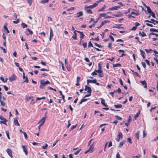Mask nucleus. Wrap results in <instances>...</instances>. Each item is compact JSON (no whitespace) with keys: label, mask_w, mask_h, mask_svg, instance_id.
Here are the masks:
<instances>
[{"label":"nucleus","mask_w":158,"mask_h":158,"mask_svg":"<svg viewBox=\"0 0 158 158\" xmlns=\"http://www.w3.org/2000/svg\"><path fill=\"white\" fill-rule=\"evenodd\" d=\"M21 26L23 28H25L27 27V25L24 23H23L21 24Z\"/></svg>","instance_id":"nucleus-35"},{"label":"nucleus","mask_w":158,"mask_h":158,"mask_svg":"<svg viewBox=\"0 0 158 158\" xmlns=\"http://www.w3.org/2000/svg\"><path fill=\"white\" fill-rule=\"evenodd\" d=\"M94 44L97 47H99V48H102V46L100 44H97V43H94Z\"/></svg>","instance_id":"nucleus-48"},{"label":"nucleus","mask_w":158,"mask_h":158,"mask_svg":"<svg viewBox=\"0 0 158 158\" xmlns=\"http://www.w3.org/2000/svg\"><path fill=\"white\" fill-rule=\"evenodd\" d=\"M7 119L4 118L3 120L0 121V123H3L5 125H6V122H7Z\"/></svg>","instance_id":"nucleus-18"},{"label":"nucleus","mask_w":158,"mask_h":158,"mask_svg":"<svg viewBox=\"0 0 158 158\" xmlns=\"http://www.w3.org/2000/svg\"><path fill=\"white\" fill-rule=\"evenodd\" d=\"M94 143H92L90 146L89 150L90 151V153H92L94 151Z\"/></svg>","instance_id":"nucleus-12"},{"label":"nucleus","mask_w":158,"mask_h":158,"mask_svg":"<svg viewBox=\"0 0 158 158\" xmlns=\"http://www.w3.org/2000/svg\"><path fill=\"white\" fill-rule=\"evenodd\" d=\"M16 78V76L14 74H13L9 78V80L10 81H12L15 80Z\"/></svg>","instance_id":"nucleus-11"},{"label":"nucleus","mask_w":158,"mask_h":158,"mask_svg":"<svg viewBox=\"0 0 158 158\" xmlns=\"http://www.w3.org/2000/svg\"><path fill=\"white\" fill-rule=\"evenodd\" d=\"M48 146V145L47 144L45 143V145L42 146V148L43 149H45Z\"/></svg>","instance_id":"nucleus-56"},{"label":"nucleus","mask_w":158,"mask_h":158,"mask_svg":"<svg viewBox=\"0 0 158 158\" xmlns=\"http://www.w3.org/2000/svg\"><path fill=\"white\" fill-rule=\"evenodd\" d=\"M23 135L24 136L25 138L26 139H27V135L25 132H24L23 133Z\"/></svg>","instance_id":"nucleus-59"},{"label":"nucleus","mask_w":158,"mask_h":158,"mask_svg":"<svg viewBox=\"0 0 158 158\" xmlns=\"http://www.w3.org/2000/svg\"><path fill=\"white\" fill-rule=\"evenodd\" d=\"M125 143V141L124 140H123L122 142H121L119 143V145L118 146V147L120 148V147H121L122 146H123V144L124 143Z\"/></svg>","instance_id":"nucleus-27"},{"label":"nucleus","mask_w":158,"mask_h":158,"mask_svg":"<svg viewBox=\"0 0 158 158\" xmlns=\"http://www.w3.org/2000/svg\"><path fill=\"white\" fill-rule=\"evenodd\" d=\"M22 148H23V151L24 152L26 155H28V152L27 151V146H25L22 145Z\"/></svg>","instance_id":"nucleus-7"},{"label":"nucleus","mask_w":158,"mask_h":158,"mask_svg":"<svg viewBox=\"0 0 158 158\" xmlns=\"http://www.w3.org/2000/svg\"><path fill=\"white\" fill-rule=\"evenodd\" d=\"M105 8H106V6H105V5H104V6L102 8L99 9L98 10V11L100 12V11H103L105 9Z\"/></svg>","instance_id":"nucleus-41"},{"label":"nucleus","mask_w":158,"mask_h":158,"mask_svg":"<svg viewBox=\"0 0 158 158\" xmlns=\"http://www.w3.org/2000/svg\"><path fill=\"white\" fill-rule=\"evenodd\" d=\"M2 89L1 87H0V91ZM2 93L1 92H0V103L1 104V105L2 106H4L5 105L6 103L4 102V100H6V99L4 97H2Z\"/></svg>","instance_id":"nucleus-3"},{"label":"nucleus","mask_w":158,"mask_h":158,"mask_svg":"<svg viewBox=\"0 0 158 158\" xmlns=\"http://www.w3.org/2000/svg\"><path fill=\"white\" fill-rule=\"evenodd\" d=\"M88 46L89 47H92L94 48L93 45L91 41H89V42Z\"/></svg>","instance_id":"nucleus-45"},{"label":"nucleus","mask_w":158,"mask_h":158,"mask_svg":"<svg viewBox=\"0 0 158 158\" xmlns=\"http://www.w3.org/2000/svg\"><path fill=\"white\" fill-rule=\"evenodd\" d=\"M86 12L89 14H92V11L90 9H87L86 10Z\"/></svg>","instance_id":"nucleus-44"},{"label":"nucleus","mask_w":158,"mask_h":158,"mask_svg":"<svg viewBox=\"0 0 158 158\" xmlns=\"http://www.w3.org/2000/svg\"><path fill=\"white\" fill-rule=\"evenodd\" d=\"M82 45L84 48H87V44L86 42L83 43L82 44Z\"/></svg>","instance_id":"nucleus-55"},{"label":"nucleus","mask_w":158,"mask_h":158,"mask_svg":"<svg viewBox=\"0 0 158 158\" xmlns=\"http://www.w3.org/2000/svg\"><path fill=\"white\" fill-rule=\"evenodd\" d=\"M6 135H7V137L8 139H10V136H9V131H6Z\"/></svg>","instance_id":"nucleus-40"},{"label":"nucleus","mask_w":158,"mask_h":158,"mask_svg":"<svg viewBox=\"0 0 158 158\" xmlns=\"http://www.w3.org/2000/svg\"><path fill=\"white\" fill-rule=\"evenodd\" d=\"M40 70L42 71H49V69H45L44 68H42L40 69Z\"/></svg>","instance_id":"nucleus-50"},{"label":"nucleus","mask_w":158,"mask_h":158,"mask_svg":"<svg viewBox=\"0 0 158 158\" xmlns=\"http://www.w3.org/2000/svg\"><path fill=\"white\" fill-rule=\"evenodd\" d=\"M77 15L76 16L79 17L80 16H81L83 15V12L82 11H80L79 12L77 13Z\"/></svg>","instance_id":"nucleus-28"},{"label":"nucleus","mask_w":158,"mask_h":158,"mask_svg":"<svg viewBox=\"0 0 158 158\" xmlns=\"http://www.w3.org/2000/svg\"><path fill=\"white\" fill-rule=\"evenodd\" d=\"M25 33L26 34V35H30L32 34L33 33L32 31L30 30L29 29L27 28V29L26 31H25Z\"/></svg>","instance_id":"nucleus-8"},{"label":"nucleus","mask_w":158,"mask_h":158,"mask_svg":"<svg viewBox=\"0 0 158 158\" xmlns=\"http://www.w3.org/2000/svg\"><path fill=\"white\" fill-rule=\"evenodd\" d=\"M49 1V0H42L40 1V3L42 4H44L48 3Z\"/></svg>","instance_id":"nucleus-36"},{"label":"nucleus","mask_w":158,"mask_h":158,"mask_svg":"<svg viewBox=\"0 0 158 158\" xmlns=\"http://www.w3.org/2000/svg\"><path fill=\"white\" fill-rule=\"evenodd\" d=\"M151 21L148 20H145V21L146 22H149V23H152L154 25L156 24V23H155V20L154 19H151Z\"/></svg>","instance_id":"nucleus-17"},{"label":"nucleus","mask_w":158,"mask_h":158,"mask_svg":"<svg viewBox=\"0 0 158 158\" xmlns=\"http://www.w3.org/2000/svg\"><path fill=\"white\" fill-rule=\"evenodd\" d=\"M14 123L15 125L16 126H19L20 124L18 122L17 119H15L14 120Z\"/></svg>","instance_id":"nucleus-21"},{"label":"nucleus","mask_w":158,"mask_h":158,"mask_svg":"<svg viewBox=\"0 0 158 158\" xmlns=\"http://www.w3.org/2000/svg\"><path fill=\"white\" fill-rule=\"evenodd\" d=\"M106 15V14H105V13H102V14H100L98 16V20H99L102 17H105Z\"/></svg>","instance_id":"nucleus-15"},{"label":"nucleus","mask_w":158,"mask_h":158,"mask_svg":"<svg viewBox=\"0 0 158 158\" xmlns=\"http://www.w3.org/2000/svg\"><path fill=\"white\" fill-rule=\"evenodd\" d=\"M46 119V117H43V118H42V119H40L39 121V123H41V124L42 125L45 122V121Z\"/></svg>","instance_id":"nucleus-16"},{"label":"nucleus","mask_w":158,"mask_h":158,"mask_svg":"<svg viewBox=\"0 0 158 158\" xmlns=\"http://www.w3.org/2000/svg\"><path fill=\"white\" fill-rule=\"evenodd\" d=\"M150 14L153 17L155 18V13L153 12H152L151 13H150Z\"/></svg>","instance_id":"nucleus-43"},{"label":"nucleus","mask_w":158,"mask_h":158,"mask_svg":"<svg viewBox=\"0 0 158 158\" xmlns=\"http://www.w3.org/2000/svg\"><path fill=\"white\" fill-rule=\"evenodd\" d=\"M154 56H155V57H154V60L155 61L158 60V59H157V58H158V55H157V54H155L154 55Z\"/></svg>","instance_id":"nucleus-47"},{"label":"nucleus","mask_w":158,"mask_h":158,"mask_svg":"<svg viewBox=\"0 0 158 158\" xmlns=\"http://www.w3.org/2000/svg\"><path fill=\"white\" fill-rule=\"evenodd\" d=\"M19 19H18L16 21H13V23H15V24H17V23H19Z\"/></svg>","instance_id":"nucleus-63"},{"label":"nucleus","mask_w":158,"mask_h":158,"mask_svg":"<svg viewBox=\"0 0 158 158\" xmlns=\"http://www.w3.org/2000/svg\"><path fill=\"white\" fill-rule=\"evenodd\" d=\"M53 36V33L52 29L51 28L50 29V33L49 36L52 37Z\"/></svg>","instance_id":"nucleus-34"},{"label":"nucleus","mask_w":158,"mask_h":158,"mask_svg":"<svg viewBox=\"0 0 158 158\" xmlns=\"http://www.w3.org/2000/svg\"><path fill=\"white\" fill-rule=\"evenodd\" d=\"M27 3L30 6H31L32 4V0H27Z\"/></svg>","instance_id":"nucleus-51"},{"label":"nucleus","mask_w":158,"mask_h":158,"mask_svg":"<svg viewBox=\"0 0 158 158\" xmlns=\"http://www.w3.org/2000/svg\"><path fill=\"white\" fill-rule=\"evenodd\" d=\"M127 141L128 142L130 143H132L131 139L130 138H127Z\"/></svg>","instance_id":"nucleus-62"},{"label":"nucleus","mask_w":158,"mask_h":158,"mask_svg":"<svg viewBox=\"0 0 158 158\" xmlns=\"http://www.w3.org/2000/svg\"><path fill=\"white\" fill-rule=\"evenodd\" d=\"M81 149H80L79 150L77 151L76 152H74V154L75 155H77L81 151Z\"/></svg>","instance_id":"nucleus-52"},{"label":"nucleus","mask_w":158,"mask_h":158,"mask_svg":"<svg viewBox=\"0 0 158 158\" xmlns=\"http://www.w3.org/2000/svg\"><path fill=\"white\" fill-rule=\"evenodd\" d=\"M139 35L142 37H145L146 36V34L143 32H139Z\"/></svg>","instance_id":"nucleus-23"},{"label":"nucleus","mask_w":158,"mask_h":158,"mask_svg":"<svg viewBox=\"0 0 158 158\" xmlns=\"http://www.w3.org/2000/svg\"><path fill=\"white\" fill-rule=\"evenodd\" d=\"M98 70H97V73H98V77H104V74L102 70V66H101V64L100 63H98Z\"/></svg>","instance_id":"nucleus-1"},{"label":"nucleus","mask_w":158,"mask_h":158,"mask_svg":"<svg viewBox=\"0 0 158 158\" xmlns=\"http://www.w3.org/2000/svg\"><path fill=\"white\" fill-rule=\"evenodd\" d=\"M33 98V97L32 96H31L30 97H26L25 98V101H28L30 99H31Z\"/></svg>","instance_id":"nucleus-33"},{"label":"nucleus","mask_w":158,"mask_h":158,"mask_svg":"<svg viewBox=\"0 0 158 158\" xmlns=\"http://www.w3.org/2000/svg\"><path fill=\"white\" fill-rule=\"evenodd\" d=\"M40 84L44 85L45 86L47 84H50V82L48 80H47L45 81L44 80H40Z\"/></svg>","instance_id":"nucleus-6"},{"label":"nucleus","mask_w":158,"mask_h":158,"mask_svg":"<svg viewBox=\"0 0 158 158\" xmlns=\"http://www.w3.org/2000/svg\"><path fill=\"white\" fill-rule=\"evenodd\" d=\"M120 7L119 6H115L112 7L110 8H109L108 10H117L118 9L120 8Z\"/></svg>","instance_id":"nucleus-10"},{"label":"nucleus","mask_w":158,"mask_h":158,"mask_svg":"<svg viewBox=\"0 0 158 158\" xmlns=\"http://www.w3.org/2000/svg\"><path fill=\"white\" fill-rule=\"evenodd\" d=\"M142 66L144 68H145L146 67V64L145 62H142L141 63Z\"/></svg>","instance_id":"nucleus-60"},{"label":"nucleus","mask_w":158,"mask_h":158,"mask_svg":"<svg viewBox=\"0 0 158 158\" xmlns=\"http://www.w3.org/2000/svg\"><path fill=\"white\" fill-rule=\"evenodd\" d=\"M46 99V97H43L41 98H39L37 97L36 98V99L37 101H39L41 99Z\"/></svg>","instance_id":"nucleus-37"},{"label":"nucleus","mask_w":158,"mask_h":158,"mask_svg":"<svg viewBox=\"0 0 158 158\" xmlns=\"http://www.w3.org/2000/svg\"><path fill=\"white\" fill-rule=\"evenodd\" d=\"M147 8V10L149 13H150L152 12V10L151 9L149 6H146Z\"/></svg>","instance_id":"nucleus-29"},{"label":"nucleus","mask_w":158,"mask_h":158,"mask_svg":"<svg viewBox=\"0 0 158 158\" xmlns=\"http://www.w3.org/2000/svg\"><path fill=\"white\" fill-rule=\"evenodd\" d=\"M140 114V111L139 110L138 112L136 113V114L134 116V119L135 120H136L137 118L139 117V115Z\"/></svg>","instance_id":"nucleus-24"},{"label":"nucleus","mask_w":158,"mask_h":158,"mask_svg":"<svg viewBox=\"0 0 158 158\" xmlns=\"http://www.w3.org/2000/svg\"><path fill=\"white\" fill-rule=\"evenodd\" d=\"M0 48H1V49H2L3 50L4 53H6V50L5 49V48H3L2 47H1L0 46Z\"/></svg>","instance_id":"nucleus-46"},{"label":"nucleus","mask_w":158,"mask_h":158,"mask_svg":"<svg viewBox=\"0 0 158 158\" xmlns=\"http://www.w3.org/2000/svg\"><path fill=\"white\" fill-rule=\"evenodd\" d=\"M116 158H121L120 156L119 152H118L116 155Z\"/></svg>","instance_id":"nucleus-64"},{"label":"nucleus","mask_w":158,"mask_h":158,"mask_svg":"<svg viewBox=\"0 0 158 158\" xmlns=\"http://www.w3.org/2000/svg\"><path fill=\"white\" fill-rule=\"evenodd\" d=\"M109 37L110 38V40L112 42H113L114 41V39L113 37L111 35L109 36Z\"/></svg>","instance_id":"nucleus-61"},{"label":"nucleus","mask_w":158,"mask_h":158,"mask_svg":"<svg viewBox=\"0 0 158 158\" xmlns=\"http://www.w3.org/2000/svg\"><path fill=\"white\" fill-rule=\"evenodd\" d=\"M135 137L138 140L139 139V131H138L135 133Z\"/></svg>","instance_id":"nucleus-30"},{"label":"nucleus","mask_w":158,"mask_h":158,"mask_svg":"<svg viewBox=\"0 0 158 158\" xmlns=\"http://www.w3.org/2000/svg\"><path fill=\"white\" fill-rule=\"evenodd\" d=\"M115 117L118 120H121L122 119V118L121 117L118 115L115 116Z\"/></svg>","instance_id":"nucleus-54"},{"label":"nucleus","mask_w":158,"mask_h":158,"mask_svg":"<svg viewBox=\"0 0 158 158\" xmlns=\"http://www.w3.org/2000/svg\"><path fill=\"white\" fill-rule=\"evenodd\" d=\"M140 55H141L143 59H145V52L141 49H140Z\"/></svg>","instance_id":"nucleus-13"},{"label":"nucleus","mask_w":158,"mask_h":158,"mask_svg":"<svg viewBox=\"0 0 158 158\" xmlns=\"http://www.w3.org/2000/svg\"><path fill=\"white\" fill-rule=\"evenodd\" d=\"M3 27L4 29L6 30V31L7 33H9L10 32L9 30H8L7 27V23H6L4 25V26Z\"/></svg>","instance_id":"nucleus-25"},{"label":"nucleus","mask_w":158,"mask_h":158,"mask_svg":"<svg viewBox=\"0 0 158 158\" xmlns=\"http://www.w3.org/2000/svg\"><path fill=\"white\" fill-rule=\"evenodd\" d=\"M85 91H87V92L88 93V94L86 95L84 98H86L87 97H88L91 95L92 89L90 87L86 85L85 86Z\"/></svg>","instance_id":"nucleus-2"},{"label":"nucleus","mask_w":158,"mask_h":158,"mask_svg":"<svg viewBox=\"0 0 158 158\" xmlns=\"http://www.w3.org/2000/svg\"><path fill=\"white\" fill-rule=\"evenodd\" d=\"M101 103L102 104L105 106L108 107V105L106 104L105 103V100L103 98H101Z\"/></svg>","instance_id":"nucleus-20"},{"label":"nucleus","mask_w":158,"mask_h":158,"mask_svg":"<svg viewBox=\"0 0 158 158\" xmlns=\"http://www.w3.org/2000/svg\"><path fill=\"white\" fill-rule=\"evenodd\" d=\"M150 31H153V32H157V31L156 29L154 28H150Z\"/></svg>","instance_id":"nucleus-53"},{"label":"nucleus","mask_w":158,"mask_h":158,"mask_svg":"<svg viewBox=\"0 0 158 158\" xmlns=\"http://www.w3.org/2000/svg\"><path fill=\"white\" fill-rule=\"evenodd\" d=\"M114 107L116 108H121L122 107V105L121 104L114 105Z\"/></svg>","instance_id":"nucleus-31"},{"label":"nucleus","mask_w":158,"mask_h":158,"mask_svg":"<svg viewBox=\"0 0 158 158\" xmlns=\"http://www.w3.org/2000/svg\"><path fill=\"white\" fill-rule=\"evenodd\" d=\"M113 15L116 17H118L123 16V15L121 14H113Z\"/></svg>","instance_id":"nucleus-49"},{"label":"nucleus","mask_w":158,"mask_h":158,"mask_svg":"<svg viewBox=\"0 0 158 158\" xmlns=\"http://www.w3.org/2000/svg\"><path fill=\"white\" fill-rule=\"evenodd\" d=\"M98 74V73L97 72V71H96V70H95L92 73L91 75L93 76H94L95 75H96Z\"/></svg>","instance_id":"nucleus-38"},{"label":"nucleus","mask_w":158,"mask_h":158,"mask_svg":"<svg viewBox=\"0 0 158 158\" xmlns=\"http://www.w3.org/2000/svg\"><path fill=\"white\" fill-rule=\"evenodd\" d=\"M113 67H120L121 66V65L119 63L113 64Z\"/></svg>","instance_id":"nucleus-32"},{"label":"nucleus","mask_w":158,"mask_h":158,"mask_svg":"<svg viewBox=\"0 0 158 158\" xmlns=\"http://www.w3.org/2000/svg\"><path fill=\"white\" fill-rule=\"evenodd\" d=\"M76 30H75L73 31V33L74 34V35L72 36V38L75 40H76L77 39V34L76 33V32H77Z\"/></svg>","instance_id":"nucleus-19"},{"label":"nucleus","mask_w":158,"mask_h":158,"mask_svg":"<svg viewBox=\"0 0 158 158\" xmlns=\"http://www.w3.org/2000/svg\"><path fill=\"white\" fill-rule=\"evenodd\" d=\"M140 82L141 83V84L143 85H144V87L145 88H147V83L145 80H144L143 81H140Z\"/></svg>","instance_id":"nucleus-14"},{"label":"nucleus","mask_w":158,"mask_h":158,"mask_svg":"<svg viewBox=\"0 0 158 158\" xmlns=\"http://www.w3.org/2000/svg\"><path fill=\"white\" fill-rule=\"evenodd\" d=\"M77 32L78 33L80 34V39H81V40L84 38L85 36V35L84 34L83 32H81L79 31H77ZM81 43V41H80V43Z\"/></svg>","instance_id":"nucleus-9"},{"label":"nucleus","mask_w":158,"mask_h":158,"mask_svg":"<svg viewBox=\"0 0 158 158\" xmlns=\"http://www.w3.org/2000/svg\"><path fill=\"white\" fill-rule=\"evenodd\" d=\"M145 51L148 53H149L151 52L152 51V49H145Z\"/></svg>","instance_id":"nucleus-42"},{"label":"nucleus","mask_w":158,"mask_h":158,"mask_svg":"<svg viewBox=\"0 0 158 158\" xmlns=\"http://www.w3.org/2000/svg\"><path fill=\"white\" fill-rule=\"evenodd\" d=\"M6 152L8 155L11 158L13 157V155H12V151L10 148H7L6 150Z\"/></svg>","instance_id":"nucleus-4"},{"label":"nucleus","mask_w":158,"mask_h":158,"mask_svg":"<svg viewBox=\"0 0 158 158\" xmlns=\"http://www.w3.org/2000/svg\"><path fill=\"white\" fill-rule=\"evenodd\" d=\"M123 138V134L121 132H118V133L117 135V137L116 139V141L118 142H119L120 140V138Z\"/></svg>","instance_id":"nucleus-5"},{"label":"nucleus","mask_w":158,"mask_h":158,"mask_svg":"<svg viewBox=\"0 0 158 158\" xmlns=\"http://www.w3.org/2000/svg\"><path fill=\"white\" fill-rule=\"evenodd\" d=\"M85 10L88 8L92 9L94 8V6H93V5H90L88 6H85Z\"/></svg>","instance_id":"nucleus-39"},{"label":"nucleus","mask_w":158,"mask_h":158,"mask_svg":"<svg viewBox=\"0 0 158 158\" xmlns=\"http://www.w3.org/2000/svg\"><path fill=\"white\" fill-rule=\"evenodd\" d=\"M131 13V15H135L136 16H137L139 15V13H135L134 12H132Z\"/></svg>","instance_id":"nucleus-57"},{"label":"nucleus","mask_w":158,"mask_h":158,"mask_svg":"<svg viewBox=\"0 0 158 158\" xmlns=\"http://www.w3.org/2000/svg\"><path fill=\"white\" fill-rule=\"evenodd\" d=\"M119 82H120V83L121 85L122 86H123V81L121 78L119 79Z\"/></svg>","instance_id":"nucleus-58"},{"label":"nucleus","mask_w":158,"mask_h":158,"mask_svg":"<svg viewBox=\"0 0 158 158\" xmlns=\"http://www.w3.org/2000/svg\"><path fill=\"white\" fill-rule=\"evenodd\" d=\"M0 79L4 83L6 82L8 80L7 78H6L5 80L4 79L2 76L0 77Z\"/></svg>","instance_id":"nucleus-26"},{"label":"nucleus","mask_w":158,"mask_h":158,"mask_svg":"<svg viewBox=\"0 0 158 158\" xmlns=\"http://www.w3.org/2000/svg\"><path fill=\"white\" fill-rule=\"evenodd\" d=\"M121 25H122V24H117L115 26H114L113 28H118V29L123 28H124L123 27H121Z\"/></svg>","instance_id":"nucleus-22"}]
</instances>
